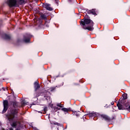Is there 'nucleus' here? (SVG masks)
<instances>
[{
	"label": "nucleus",
	"instance_id": "f257e3e1",
	"mask_svg": "<svg viewBox=\"0 0 130 130\" xmlns=\"http://www.w3.org/2000/svg\"><path fill=\"white\" fill-rule=\"evenodd\" d=\"M86 16L87 18H84L80 21V25L84 30H88V31H93L94 30V22L90 19L89 15L86 13Z\"/></svg>",
	"mask_w": 130,
	"mask_h": 130
},
{
	"label": "nucleus",
	"instance_id": "f03ea898",
	"mask_svg": "<svg viewBox=\"0 0 130 130\" xmlns=\"http://www.w3.org/2000/svg\"><path fill=\"white\" fill-rule=\"evenodd\" d=\"M10 103L12 104L13 108H12L10 109V114L7 116L8 120L10 122L13 121V120L15 119V118L18 116V114L19 113V109L16 108V107H18V106H19L18 103L16 101H14L10 102Z\"/></svg>",
	"mask_w": 130,
	"mask_h": 130
},
{
	"label": "nucleus",
	"instance_id": "7ed1b4c3",
	"mask_svg": "<svg viewBox=\"0 0 130 130\" xmlns=\"http://www.w3.org/2000/svg\"><path fill=\"white\" fill-rule=\"evenodd\" d=\"M99 117H100L102 120H105L106 122H111L114 119H116V116L115 115L112 116L111 118L108 115L106 114H100Z\"/></svg>",
	"mask_w": 130,
	"mask_h": 130
},
{
	"label": "nucleus",
	"instance_id": "20e7f679",
	"mask_svg": "<svg viewBox=\"0 0 130 130\" xmlns=\"http://www.w3.org/2000/svg\"><path fill=\"white\" fill-rule=\"evenodd\" d=\"M11 127L9 128V130H14V128H16L15 130H20L21 127V122L20 121H14L10 123Z\"/></svg>",
	"mask_w": 130,
	"mask_h": 130
},
{
	"label": "nucleus",
	"instance_id": "39448f33",
	"mask_svg": "<svg viewBox=\"0 0 130 130\" xmlns=\"http://www.w3.org/2000/svg\"><path fill=\"white\" fill-rule=\"evenodd\" d=\"M7 5L9 8H16L19 7V5L17 3V0H8L7 1Z\"/></svg>",
	"mask_w": 130,
	"mask_h": 130
},
{
	"label": "nucleus",
	"instance_id": "423d86ee",
	"mask_svg": "<svg viewBox=\"0 0 130 130\" xmlns=\"http://www.w3.org/2000/svg\"><path fill=\"white\" fill-rule=\"evenodd\" d=\"M3 107L4 109L2 112V114L6 113L9 109V101L8 100H6L3 101Z\"/></svg>",
	"mask_w": 130,
	"mask_h": 130
},
{
	"label": "nucleus",
	"instance_id": "0eeeda50",
	"mask_svg": "<svg viewBox=\"0 0 130 130\" xmlns=\"http://www.w3.org/2000/svg\"><path fill=\"white\" fill-rule=\"evenodd\" d=\"M31 40V35L29 34H25L23 36V41L25 42V43H29Z\"/></svg>",
	"mask_w": 130,
	"mask_h": 130
},
{
	"label": "nucleus",
	"instance_id": "6e6552de",
	"mask_svg": "<svg viewBox=\"0 0 130 130\" xmlns=\"http://www.w3.org/2000/svg\"><path fill=\"white\" fill-rule=\"evenodd\" d=\"M50 4L48 3H43V7H44L47 11H53V8L50 7Z\"/></svg>",
	"mask_w": 130,
	"mask_h": 130
},
{
	"label": "nucleus",
	"instance_id": "1a4fd4ad",
	"mask_svg": "<svg viewBox=\"0 0 130 130\" xmlns=\"http://www.w3.org/2000/svg\"><path fill=\"white\" fill-rule=\"evenodd\" d=\"M61 110H62V111H63L65 114H67V113H69V111H72L73 113H75V112H77V111H74V110H72V109L71 108H63L61 109Z\"/></svg>",
	"mask_w": 130,
	"mask_h": 130
},
{
	"label": "nucleus",
	"instance_id": "9d476101",
	"mask_svg": "<svg viewBox=\"0 0 130 130\" xmlns=\"http://www.w3.org/2000/svg\"><path fill=\"white\" fill-rule=\"evenodd\" d=\"M117 106L119 110H125V109H127V108H124V106L122 105V104L120 103V101L118 102V103L117 104Z\"/></svg>",
	"mask_w": 130,
	"mask_h": 130
},
{
	"label": "nucleus",
	"instance_id": "9b49d317",
	"mask_svg": "<svg viewBox=\"0 0 130 130\" xmlns=\"http://www.w3.org/2000/svg\"><path fill=\"white\" fill-rule=\"evenodd\" d=\"M87 14H88V15H91V14L92 15H93L94 16H97V13H97V11H96V9H95L88 10V11H87Z\"/></svg>",
	"mask_w": 130,
	"mask_h": 130
},
{
	"label": "nucleus",
	"instance_id": "f8f14e48",
	"mask_svg": "<svg viewBox=\"0 0 130 130\" xmlns=\"http://www.w3.org/2000/svg\"><path fill=\"white\" fill-rule=\"evenodd\" d=\"M123 105V106L124 108H127L125 109V110H127V111H130V106H129V103H126L124 102L123 104H122Z\"/></svg>",
	"mask_w": 130,
	"mask_h": 130
},
{
	"label": "nucleus",
	"instance_id": "ddd939ff",
	"mask_svg": "<svg viewBox=\"0 0 130 130\" xmlns=\"http://www.w3.org/2000/svg\"><path fill=\"white\" fill-rule=\"evenodd\" d=\"M2 38L5 39V40H11V36L7 34H4L2 35Z\"/></svg>",
	"mask_w": 130,
	"mask_h": 130
},
{
	"label": "nucleus",
	"instance_id": "4468645a",
	"mask_svg": "<svg viewBox=\"0 0 130 130\" xmlns=\"http://www.w3.org/2000/svg\"><path fill=\"white\" fill-rule=\"evenodd\" d=\"M34 88H35V91H37V90H38V89H39L40 88V85H39V83L38 82V81L35 82Z\"/></svg>",
	"mask_w": 130,
	"mask_h": 130
},
{
	"label": "nucleus",
	"instance_id": "2eb2a0df",
	"mask_svg": "<svg viewBox=\"0 0 130 130\" xmlns=\"http://www.w3.org/2000/svg\"><path fill=\"white\" fill-rule=\"evenodd\" d=\"M127 99V94H124L123 95V98L120 100V103L122 104H123L124 102H125V101Z\"/></svg>",
	"mask_w": 130,
	"mask_h": 130
},
{
	"label": "nucleus",
	"instance_id": "dca6fc26",
	"mask_svg": "<svg viewBox=\"0 0 130 130\" xmlns=\"http://www.w3.org/2000/svg\"><path fill=\"white\" fill-rule=\"evenodd\" d=\"M27 3V1L25 0H18L17 4L18 5H20V6H22V5H25V4Z\"/></svg>",
	"mask_w": 130,
	"mask_h": 130
},
{
	"label": "nucleus",
	"instance_id": "f3484780",
	"mask_svg": "<svg viewBox=\"0 0 130 130\" xmlns=\"http://www.w3.org/2000/svg\"><path fill=\"white\" fill-rule=\"evenodd\" d=\"M87 115L90 118H93V117H96L97 115L95 113L91 112L88 114Z\"/></svg>",
	"mask_w": 130,
	"mask_h": 130
},
{
	"label": "nucleus",
	"instance_id": "a211bd4d",
	"mask_svg": "<svg viewBox=\"0 0 130 130\" xmlns=\"http://www.w3.org/2000/svg\"><path fill=\"white\" fill-rule=\"evenodd\" d=\"M39 20H45V21H47V17L45 14H41L39 18Z\"/></svg>",
	"mask_w": 130,
	"mask_h": 130
},
{
	"label": "nucleus",
	"instance_id": "6ab92c4d",
	"mask_svg": "<svg viewBox=\"0 0 130 130\" xmlns=\"http://www.w3.org/2000/svg\"><path fill=\"white\" fill-rule=\"evenodd\" d=\"M56 87L57 86H55V87H51L50 88H49L48 90V91H49L50 92H55V90H56Z\"/></svg>",
	"mask_w": 130,
	"mask_h": 130
},
{
	"label": "nucleus",
	"instance_id": "aec40b11",
	"mask_svg": "<svg viewBox=\"0 0 130 130\" xmlns=\"http://www.w3.org/2000/svg\"><path fill=\"white\" fill-rule=\"evenodd\" d=\"M67 2L68 4H70V5H73L75 2V0H67Z\"/></svg>",
	"mask_w": 130,
	"mask_h": 130
},
{
	"label": "nucleus",
	"instance_id": "412c9836",
	"mask_svg": "<svg viewBox=\"0 0 130 130\" xmlns=\"http://www.w3.org/2000/svg\"><path fill=\"white\" fill-rule=\"evenodd\" d=\"M44 98H45V100L48 101V100H49L50 99V96H47L46 94H45Z\"/></svg>",
	"mask_w": 130,
	"mask_h": 130
},
{
	"label": "nucleus",
	"instance_id": "4be33fe9",
	"mask_svg": "<svg viewBox=\"0 0 130 130\" xmlns=\"http://www.w3.org/2000/svg\"><path fill=\"white\" fill-rule=\"evenodd\" d=\"M57 106L58 107H60V108H62V107H63L62 106V105L61 104H60V103L57 104Z\"/></svg>",
	"mask_w": 130,
	"mask_h": 130
},
{
	"label": "nucleus",
	"instance_id": "5701e85b",
	"mask_svg": "<svg viewBox=\"0 0 130 130\" xmlns=\"http://www.w3.org/2000/svg\"><path fill=\"white\" fill-rule=\"evenodd\" d=\"M77 111L76 112H74V115H75V114L76 115V116H80V115H79V114H77V112H80V111Z\"/></svg>",
	"mask_w": 130,
	"mask_h": 130
},
{
	"label": "nucleus",
	"instance_id": "b1692460",
	"mask_svg": "<svg viewBox=\"0 0 130 130\" xmlns=\"http://www.w3.org/2000/svg\"><path fill=\"white\" fill-rule=\"evenodd\" d=\"M21 104L22 105H23V106H25V105H26V101H23L21 102Z\"/></svg>",
	"mask_w": 130,
	"mask_h": 130
},
{
	"label": "nucleus",
	"instance_id": "393cba45",
	"mask_svg": "<svg viewBox=\"0 0 130 130\" xmlns=\"http://www.w3.org/2000/svg\"><path fill=\"white\" fill-rule=\"evenodd\" d=\"M43 110L44 112H46V111H47V107H45V108H44Z\"/></svg>",
	"mask_w": 130,
	"mask_h": 130
},
{
	"label": "nucleus",
	"instance_id": "a878e982",
	"mask_svg": "<svg viewBox=\"0 0 130 130\" xmlns=\"http://www.w3.org/2000/svg\"><path fill=\"white\" fill-rule=\"evenodd\" d=\"M54 1H55V4H56V5H58V3H59V0H54Z\"/></svg>",
	"mask_w": 130,
	"mask_h": 130
},
{
	"label": "nucleus",
	"instance_id": "bb28decb",
	"mask_svg": "<svg viewBox=\"0 0 130 130\" xmlns=\"http://www.w3.org/2000/svg\"><path fill=\"white\" fill-rule=\"evenodd\" d=\"M55 109H56V110H60V108H59L58 107H55Z\"/></svg>",
	"mask_w": 130,
	"mask_h": 130
},
{
	"label": "nucleus",
	"instance_id": "cd10ccee",
	"mask_svg": "<svg viewBox=\"0 0 130 130\" xmlns=\"http://www.w3.org/2000/svg\"><path fill=\"white\" fill-rule=\"evenodd\" d=\"M74 86H79V84L74 83Z\"/></svg>",
	"mask_w": 130,
	"mask_h": 130
},
{
	"label": "nucleus",
	"instance_id": "c85d7f7f",
	"mask_svg": "<svg viewBox=\"0 0 130 130\" xmlns=\"http://www.w3.org/2000/svg\"><path fill=\"white\" fill-rule=\"evenodd\" d=\"M2 90H3L4 91H6V88L2 87Z\"/></svg>",
	"mask_w": 130,
	"mask_h": 130
},
{
	"label": "nucleus",
	"instance_id": "c756f323",
	"mask_svg": "<svg viewBox=\"0 0 130 130\" xmlns=\"http://www.w3.org/2000/svg\"><path fill=\"white\" fill-rule=\"evenodd\" d=\"M0 130H6V129H5V128H0Z\"/></svg>",
	"mask_w": 130,
	"mask_h": 130
},
{
	"label": "nucleus",
	"instance_id": "7c9ffc66",
	"mask_svg": "<svg viewBox=\"0 0 130 130\" xmlns=\"http://www.w3.org/2000/svg\"><path fill=\"white\" fill-rule=\"evenodd\" d=\"M31 106H32V105H35V104L34 103L31 104H30Z\"/></svg>",
	"mask_w": 130,
	"mask_h": 130
},
{
	"label": "nucleus",
	"instance_id": "2f4dec72",
	"mask_svg": "<svg viewBox=\"0 0 130 130\" xmlns=\"http://www.w3.org/2000/svg\"><path fill=\"white\" fill-rule=\"evenodd\" d=\"M114 104V103H111V105H113Z\"/></svg>",
	"mask_w": 130,
	"mask_h": 130
},
{
	"label": "nucleus",
	"instance_id": "473e14b6",
	"mask_svg": "<svg viewBox=\"0 0 130 130\" xmlns=\"http://www.w3.org/2000/svg\"><path fill=\"white\" fill-rule=\"evenodd\" d=\"M39 13H41V11H39Z\"/></svg>",
	"mask_w": 130,
	"mask_h": 130
},
{
	"label": "nucleus",
	"instance_id": "72a5a7b5",
	"mask_svg": "<svg viewBox=\"0 0 130 130\" xmlns=\"http://www.w3.org/2000/svg\"><path fill=\"white\" fill-rule=\"evenodd\" d=\"M39 113H41V112H39Z\"/></svg>",
	"mask_w": 130,
	"mask_h": 130
},
{
	"label": "nucleus",
	"instance_id": "f704fd0d",
	"mask_svg": "<svg viewBox=\"0 0 130 130\" xmlns=\"http://www.w3.org/2000/svg\"><path fill=\"white\" fill-rule=\"evenodd\" d=\"M2 89H0V91Z\"/></svg>",
	"mask_w": 130,
	"mask_h": 130
}]
</instances>
